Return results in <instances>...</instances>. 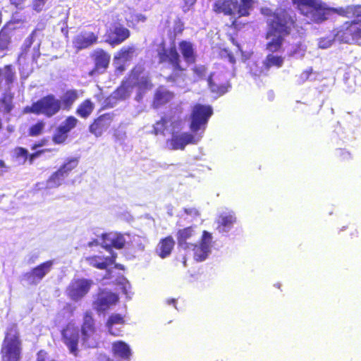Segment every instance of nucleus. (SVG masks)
Returning <instances> with one entry per match:
<instances>
[{
	"instance_id": "nucleus-1",
	"label": "nucleus",
	"mask_w": 361,
	"mask_h": 361,
	"mask_svg": "<svg viewBox=\"0 0 361 361\" xmlns=\"http://www.w3.org/2000/svg\"><path fill=\"white\" fill-rule=\"evenodd\" d=\"M261 13L271 17L267 21V30L265 39L269 41L266 44V49L271 52H279L282 50L285 37L288 36L293 29L298 27L295 15H291L286 9L280 8L274 12L271 8H261Z\"/></svg>"
},
{
	"instance_id": "nucleus-2",
	"label": "nucleus",
	"mask_w": 361,
	"mask_h": 361,
	"mask_svg": "<svg viewBox=\"0 0 361 361\" xmlns=\"http://www.w3.org/2000/svg\"><path fill=\"white\" fill-rule=\"evenodd\" d=\"M292 4L309 23L320 24L329 18L330 13L347 18H354L361 23V4L345 7H327L321 0H291Z\"/></svg>"
},
{
	"instance_id": "nucleus-3",
	"label": "nucleus",
	"mask_w": 361,
	"mask_h": 361,
	"mask_svg": "<svg viewBox=\"0 0 361 361\" xmlns=\"http://www.w3.org/2000/svg\"><path fill=\"white\" fill-rule=\"evenodd\" d=\"M23 343L18 324H11L5 331L0 355L1 361H20Z\"/></svg>"
},
{
	"instance_id": "nucleus-4",
	"label": "nucleus",
	"mask_w": 361,
	"mask_h": 361,
	"mask_svg": "<svg viewBox=\"0 0 361 361\" xmlns=\"http://www.w3.org/2000/svg\"><path fill=\"white\" fill-rule=\"evenodd\" d=\"M157 56L160 64H167L172 69V72L166 77V82H176L183 78L186 69L182 66L180 55L174 44L169 48L164 46L158 51Z\"/></svg>"
},
{
	"instance_id": "nucleus-5",
	"label": "nucleus",
	"mask_w": 361,
	"mask_h": 361,
	"mask_svg": "<svg viewBox=\"0 0 361 361\" xmlns=\"http://www.w3.org/2000/svg\"><path fill=\"white\" fill-rule=\"evenodd\" d=\"M60 111L58 99L54 94H49L33 102L30 106H25L23 111L25 114L44 115L47 118H51Z\"/></svg>"
},
{
	"instance_id": "nucleus-6",
	"label": "nucleus",
	"mask_w": 361,
	"mask_h": 361,
	"mask_svg": "<svg viewBox=\"0 0 361 361\" xmlns=\"http://www.w3.org/2000/svg\"><path fill=\"white\" fill-rule=\"evenodd\" d=\"M82 344L89 348H96L99 345L97 334L95 320L91 311L83 313L82 323L80 327Z\"/></svg>"
},
{
	"instance_id": "nucleus-7",
	"label": "nucleus",
	"mask_w": 361,
	"mask_h": 361,
	"mask_svg": "<svg viewBox=\"0 0 361 361\" xmlns=\"http://www.w3.org/2000/svg\"><path fill=\"white\" fill-rule=\"evenodd\" d=\"M360 22L356 20L345 21L337 30L336 37L343 43L361 44Z\"/></svg>"
},
{
	"instance_id": "nucleus-8",
	"label": "nucleus",
	"mask_w": 361,
	"mask_h": 361,
	"mask_svg": "<svg viewBox=\"0 0 361 361\" xmlns=\"http://www.w3.org/2000/svg\"><path fill=\"white\" fill-rule=\"evenodd\" d=\"M79 164V159L78 157H71L65 160V161L59 166V168L47 179V183L51 188H58L63 184L65 179L78 168Z\"/></svg>"
},
{
	"instance_id": "nucleus-9",
	"label": "nucleus",
	"mask_w": 361,
	"mask_h": 361,
	"mask_svg": "<svg viewBox=\"0 0 361 361\" xmlns=\"http://www.w3.org/2000/svg\"><path fill=\"white\" fill-rule=\"evenodd\" d=\"M213 114V110L209 105H203L200 104H195L190 114V129L193 133H197L200 130H204L209 118Z\"/></svg>"
},
{
	"instance_id": "nucleus-10",
	"label": "nucleus",
	"mask_w": 361,
	"mask_h": 361,
	"mask_svg": "<svg viewBox=\"0 0 361 361\" xmlns=\"http://www.w3.org/2000/svg\"><path fill=\"white\" fill-rule=\"evenodd\" d=\"M213 11L216 14L233 17L230 27L238 30L240 25L238 20L237 0H216L212 6Z\"/></svg>"
},
{
	"instance_id": "nucleus-11",
	"label": "nucleus",
	"mask_w": 361,
	"mask_h": 361,
	"mask_svg": "<svg viewBox=\"0 0 361 361\" xmlns=\"http://www.w3.org/2000/svg\"><path fill=\"white\" fill-rule=\"evenodd\" d=\"M93 284L92 279L85 278L74 279L67 287V295L72 300L79 301L90 292Z\"/></svg>"
},
{
	"instance_id": "nucleus-12",
	"label": "nucleus",
	"mask_w": 361,
	"mask_h": 361,
	"mask_svg": "<svg viewBox=\"0 0 361 361\" xmlns=\"http://www.w3.org/2000/svg\"><path fill=\"white\" fill-rule=\"evenodd\" d=\"M61 338L69 353L77 357L79 353L78 344L80 341L78 328L74 324H67L61 330Z\"/></svg>"
},
{
	"instance_id": "nucleus-13",
	"label": "nucleus",
	"mask_w": 361,
	"mask_h": 361,
	"mask_svg": "<svg viewBox=\"0 0 361 361\" xmlns=\"http://www.w3.org/2000/svg\"><path fill=\"white\" fill-rule=\"evenodd\" d=\"M145 71V67L141 64H137L133 67L128 73V79L130 82L135 80L132 84L137 87L140 93H145L152 90L154 87L152 80L148 75L140 76Z\"/></svg>"
},
{
	"instance_id": "nucleus-14",
	"label": "nucleus",
	"mask_w": 361,
	"mask_h": 361,
	"mask_svg": "<svg viewBox=\"0 0 361 361\" xmlns=\"http://www.w3.org/2000/svg\"><path fill=\"white\" fill-rule=\"evenodd\" d=\"M118 300V297L116 293L106 289H100L92 305L97 312L102 313L116 305Z\"/></svg>"
},
{
	"instance_id": "nucleus-15",
	"label": "nucleus",
	"mask_w": 361,
	"mask_h": 361,
	"mask_svg": "<svg viewBox=\"0 0 361 361\" xmlns=\"http://www.w3.org/2000/svg\"><path fill=\"white\" fill-rule=\"evenodd\" d=\"M212 241V234L207 231H203L200 243H192L190 248L194 252L193 255L195 261L202 262L207 258L210 252Z\"/></svg>"
},
{
	"instance_id": "nucleus-16",
	"label": "nucleus",
	"mask_w": 361,
	"mask_h": 361,
	"mask_svg": "<svg viewBox=\"0 0 361 361\" xmlns=\"http://www.w3.org/2000/svg\"><path fill=\"white\" fill-rule=\"evenodd\" d=\"M130 35V30L120 23L114 24L107 32L106 42L112 47L123 43Z\"/></svg>"
},
{
	"instance_id": "nucleus-17",
	"label": "nucleus",
	"mask_w": 361,
	"mask_h": 361,
	"mask_svg": "<svg viewBox=\"0 0 361 361\" xmlns=\"http://www.w3.org/2000/svg\"><path fill=\"white\" fill-rule=\"evenodd\" d=\"M99 30L96 32H81L73 39V46L76 51L87 49L98 42Z\"/></svg>"
},
{
	"instance_id": "nucleus-18",
	"label": "nucleus",
	"mask_w": 361,
	"mask_h": 361,
	"mask_svg": "<svg viewBox=\"0 0 361 361\" xmlns=\"http://www.w3.org/2000/svg\"><path fill=\"white\" fill-rule=\"evenodd\" d=\"M114 113H106L94 118L89 126V131L96 137H100L111 126Z\"/></svg>"
},
{
	"instance_id": "nucleus-19",
	"label": "nucleus",
	"mask_w": 361,
	"mask_h": 361,
	"mask_svg": "<svg viewBox=\"0 0 361 361\" xmlns=\"http://www.w3.org/2000/svg\"><path fill=\"white\" fill-rule=\"evenodd\" d=\"M207 80L209 90L216 96H221L228 91L229 82L221 75L212 73L209 75Z\"/></svg>"
},
{
	"instance_id": "nucleus-20",
	"label": "nucleus",
	"mask_w": 361,
	"mask_h": 361,
	"mask_svg": "<svg viewBox=\"0 0 361 361\" xmlns=\"http://www.w3.org/2000/svg\"><path fill=\"white\" fill-rule=\"evenodd\" d=\"M197 140L195 136L190 133H183L180 134L173 133L171 137L167 140L172 150H183L186 145L189 144H195Z\"/></svg>"
},
{
	"instance_id": "nucleus-21",
	"label": "nucleus",
	"mask_w": 361,
	"mask_h": 361,
	"mask_svg": "<svg viewBox=\"0 0 361 361\" xmlns=\"http://www.w3.org/2000/svg\"><path fill=\"white\" fill-rule=\"evenodd\" d=\"M94 60V66L89 73L90 75H93L96 73L104 72L109 66L111 56L102 49H97L92 54Z\"/></svg>"
},
{
	"instance_id": "nucleus-22",
	"label": "nucleus",
	"mask_w": 361,
	"mask_h": 361,
	"mask_svg": "<svg viewBox=\"0 0 361 361\" xmlns=\"http://www.w3.org/2000/svg\"><path fill=\"white\" fill-rule=\"evenodd\" d=\"M54 264V261L52 259L44 262L25 274L24 276L32 280V283L39 282L51 271Z\"/></svg>"
},
{
	"instance_id": "nucleus-23",
	"label": "nucleus",
	"mask_w": 361,
	"mask_h": 361,
	"mask_svg": "<svg viewBox=\"0 0 361 361\" xmlns=\"http://www.w3.org/2000/svg\"><path fill=\"white\" fill-rule=\"evenodd\" d=\"M195 228V226H190L178 230L176 239L179 247L185 250L192 247V243L189 240L197 235Z\"/></svg>"
},
{
	"instance_id": "nucleus-24",
	"label": "nucleus",
	"mask_w": 361,
	"mask_h": 361,
	"mask_svg": "<svg viewBox=\"0 0 361 361\" xmlns=\"http://www.w3.org/2000/svg\"><path fill=\"white\" fill-rule=\"evenodd\" d=\"M236 222V216L233 212L220 214L216 219V230L220 233L228 232Z\"/></svg>"
},
{
	"instance_id": "nucleus-25",
	"label": "nucleus",
	"mask_w": 361,
	"mask_h": 361,
	"mask_svg": "<svg viewBox=\"0 0 361 361\" xmlns=\"http://www.w3.org/2000/svg\"><path fill=\"white\" fill-rule=\"evenodd\" d=\"M78 97V90L75 89L66 90L61 96L60 99H58L60 109L70 111Z\"/></svg>"
},
{
	"instance_id": "nucleus-26",
	"label": "nucleus",
	"mask_w": 361,
	"mask_h": 361,
	"mask_svg": "<svg viewBox=\"0 0 361 361\" xmlns=\"http://www.w3.org/2000/svg\"><path fill=\"white\" fill-rule=\"evenodd\" d=\"M175 241L171 235L161 238L157 247L156 253L161 259L169 257L173 250Z\"/></svg>"
},
{
	"instance_id": "nucleus-27",
	"label": "nucleus",
	"mask_w": 361,
	"mask_h": 361,
	"mask_svg": "<svg viewBox=\"0 0 361 361\" xmlns=\"http://www.w3.org/2000/svg\"><path fill=\"white\" fill-rule=\"evenodd\" d=\"M102 238L103 240V247L108 251L111 250V247L122 249L126 244V240L121 234L116 235L111 238L110 234L103 233Z\"/></svg>"
},
{
	"instance_id": "nucleus-28",
	"label": "nucleus",
	"mask_w": 361,
	"mask_h": 361,
	"mask_svg": "<svg viewBox=\"0 0 361 361\" xmlns=\"http://www.w3.org/2000/svg\"><path fill=\"white\" fill-rule=\"evenodd\" d=\"M133 87L128 77L122 80L121 85L111 94V97L116 101L124 100L130 96Z\"/></svg>"
},
{
	"instance_id": "nucleus-29",
	"label": "nucleus",
	"mask_w": 361,
	"mask_h": 361,
	"mask_svg": "<svg viewBox=\"0 0 361 361\" xmlns=\"http://www.w3.org/2000/svg\"><path fill=\"white\" fill-rule=\"evenodd\" d=\"M173 97V93L163 89L162 87H159L154 95L152 106L154 109H158L161 106L169 102Z\"/></svg>"
},
{
	"instance_id": "nucleus-30",
	"label": "nucleus",
	"mask_w": 361,
	"mask_h": 361,
	"mask_svg": "<svg viewBox=\"0 0 361 361\" xmlns=\"http://www.w3.org/2000/svg\"><path fill=\"white\" fill-rule=\"evenodd\" d=\"M180 53L185 61L188 63H195L196 54L192 44L186 40H182L178 43Z\"/></svg>"
},
{
	"instance_id": "nucleus-31",
	"label": "nucleus",
	"mask_w": 361,
	"mask_h": 361,
	"mask_svg": "<svg viewBox=\"0 0 361 361\" xmlns=\"http://www.w3.org/2000/svg\"><path fill=\"white\" fill-rule=\"evenodd\" d=\"M268 54L263 61L264 69L267 72L270 68L275 67L276 68H281L285 61V57L281 55L274 54V52Z\"/></svg>"
},
{
	"instance_id": "nucleus-32",
	"label": "nucleus",
	"mask_w": 361,
	"mask_h": 361,
	"mask_svg": "<svg viewBox=\"0 0 361 361\" xmlns=\"http://www.w3.org/2000/svg\"><path fill=\"white\" fill-rule=\"evenodd\" d=\"M112 352L114 356L123 360H129L131 356V350L124 341H117L112 343Z\"/></svg>"
},
{
	"instance_id": "nucleus-33",
	"label": "nucleus",
	"mask_w": 361,
	"mask_h": 361,
	"mask_svg": "<svg viewBox=\"0 0 361 361\" xmlns=\"http://www.w3.org/2000/svg\"><path fill=\"white\" fill-rule=\"evenodd\" d=\"M94 104L90 99H86L78 104L75 114L82 118H87L93 112Z\"/></svg>"
},
{
	"instance_id": "nucleus-34",
	"label": "nucleus",
	"mask_w": 361,
	"mask_h": 361,
	"mask_svg": "<svg viewBox=\"0 0 361 361\" xmlns=\"http://www.w3.org/2000/svg\"><path fill=\"white\" fill-rule=\"evenodd\" d=\"M13 94L11 92H6L2 94L0 98V106L1 108V111L4 114H10L14 108L13 104Z\"/></svg>"
},
{
	"instance_id": "nucleus-35",
	"label": "nucleus",
	"mask_w": 361,
	"mask_h": 361,
	"mask_svg": "<svg viewBox=\"0 0 361 361\" xmlns=\"http://www.w3.org/2000/svg\"><path fill=\"white\" fill-rule=\"evenodd\" d=\"M237 0L238 18L247 17L253 6V0Z\"/></svg>"
},
{
	"instance_id": "nucleus-36",
	"label": "nucleus",
	"mask_w": 361,
	"mask_h": 361,
	"mask_svg": "<svg viewBox=\"0 0 361 361\" xmlns=\"http://www.w3.org/2000/svg\"><path fill=\"white\" fill-rule=\"evenodd\" d=\"M87 264L94 268L106 270L107 269V262L104 260V257L92 255L85 257Z\"/></svg>"
},
{
	"instance_id": "nucleus-37",
	"label": "nucleus",
	"mask_w": 361,
	"mask_h": 361,
	"mask_svg": "<svg viewBox=\"0 0 361 361\" xmlns=\"http://www.w3.org/2000/svg\"><path fill=\"white\" fill-rule=\"evenodd\" d=\"M135 47L133 45L123 47L114 56L115 59H122L124 61L130 60L135 53Z\"/></svg>"
},
{
	"instance_id": "nucleus-38",
	"label": "nucleus",
	"mask_w": 361,
	"mask_h": 361,
	"mask_svg": "<svg viewBox=\"0 0 361 361\" xmlns=\"http://www.w3.org/2000/svg\"><path fill=\"white\" fill-rule=\"evenodd\" d=\"M68 137V134L60 126H59L55 129L51 136V140L55 145H63L66 143Z\"/></svg>"
},
{
	"instance_id": "nucleus-39",
	"label": "nucleus",
	"mask_w": 361,
	"mask_h": 361,
	"mask_svg": "<svg viewBox=\"0 0 361 361\" xmlns=\"http://www.w3.org/2000/svg\"><path fill=\"white\" fill-rule=\"evenodd\" d=\"M11 43V35L7 26L4 25L0 30V51L6 50Z\"/></svg>"
},
{
	"instance_id": "nucleus-40",
	"label": "nucleus",
	"mask_w": 361,
	"mask_h": 361,
	"mask_svg": "<svg viewBox=\"0 0 361 361\" xmlns=\"http://www.w3.org/2000/svg\"><path fill=\"white\" fill-rule=\"evenodd\" d=\"M124 323H125V320L121 314H113L109 317V319L106 322V326L108 327L109 331L111 334H112L114 336H118V334H116L112 331V326L114 324H123Z\"/></svg>"
},
{
	"instance_id": "nucleus-41",
	"label": "nucleus",
	"mask_w": 361,
	"mask_h": 361,
	"mask_svg": "<svg viewBox=\"0 0 361 361\" xmlns=\"http://www.w3.org/2000/svg\"><path fill=\"white\" fill-rule=\"evenodd\" d=\"M45 127V122L39 120L35 124L32 125L28 129V135L31 137H37L42 134Z\"/></svg>"
},
{
	"instance_id": "nucleus-42",
	"label": "nucleus",
	"mask_w": 361,
	"mask_h": 361,
	"mask_svg": "<svg viewBox=\"0 0 361 361\" xmlns=\"http://www.w3.org/2000/svg\"><path fill=\"white\" fill-rule=\"evenodd\" d=\"M79 121L73 116H68L66 118L60 126L68 134L78 124Z\"/></svg>"
},
{
	"instance_id": "nucleus-43",
	"label": "nucleus",
	"mask_w": 361,
	"mask_h": 361,
	"mask_svg": "<svg viewBox=\"0 0 361 361\" xmlns=\"http://www.w3.org/2000/svg\"><path fill=\"white\" fill-rule=\"evenodd\" d=\"M168 119L166 117H162L159 121L155 123L152 133L155 135H164Z\"/></svg>"
},
{
	"instance_id": "nucleus-44",
	"label": "nucleus",
	"mask_w": 361,
	"mask_h": 361,
	"mask_svg": "<svg viewBox=\"0 0 361 361\" xmlns=\"http://www.w3.org/2000/svg\"><path fill=\"white\" fill-rule=\"evenodd\" d=\"M36 33H37V29H35L32 31V32L30 34V35L25 39L23 47H22L21 55H23V54L26 55L27 54L30 48L31 47V46L32 45V44L35 41V37L36 36Z\"/></svg>"
},
{
	"instance_id": "nucleus-45",
	"label": "nucleus",
	"mask_w": 361,
	"mask_h": 361,
	"mask_svg": "<svg viewBox=\"0 0 361 361\" xmlns=\"http://www.w3.org/2000/svg\"><path fill=\"white\" fill-rule=\"evenodd\" d=\"M192 71L196 80L204 79L207 71L206 66L204 65L195 66Z\"/></svg>"
},
{
	"instance_id": "nucleus-46",
	"label": "nucleus",
	"mask_w": 361,
	"mask_h": 361,
	"mask_svg": "<svg viewBox=\"0 0 361 361\" xmlns=\"http://www.w3.org/2000/svg\"><path fill=\"white\" fill-rule=\"evenodd\" d=\"M337 157L341 162H348L352 159L350 153L344 149H339L337 152Z\"/></svg>"
},
{
	"instance_id": "nucleus-47",
	"label": "nucleus",
	"mask_w": 361,
	"mask_h": 361,
	"mask_svg": "<svg viewBox=\"0 0 361 361\" xmlns=\"http://www.w3.org/2000/svg\"><path fill=\"white\" fill-rule=\"evenodd\" d=\"M305 51V49L303 47L302 44L299 42L295 44L292 49L288 53L289 56H294L296 54H300L301 56H304Z\"/></svg>"
},
{
	"instance_id": "nucleus-48",
	"label": "nucleus",
	"mask_w": 361,
	"mask_h": 361,
	"mask_svg": "<svg viewBox=\"0 0 361 361\" xmlns=\"http://www.w3.org/2000/svg\"><path fill=\"white\" fill-rule=\"evenodd\" d=\"M15 155L16 158L23 157L24 159V162H25L27 160L29 161L28 151L24 147H16L15 149Z\"/></svg>"
},
{
	"instance_id": "nucleus-49",
	"label": "nucleus",
	"mask_w": 361,
	"mask_h": 361,
	"mask_svg": "<svg viewBox=\"0 0 361 361\" xmlns=\"http://www.w3.org/2000/svg\"><path fill=\"white\" fill-rule=\"evenodd\" d=\"M52 152V149L47 148V149H42L37 150V151L29 154V164H32L35 159L37 157H39L40 155H42V154H44L45 152Z\"/></svg>"
},
{
	"instance_id": "nucleus-50",
	"label": "nucleus",
	"mask_w": 361,
	"mask_h": 361,
	"mask_svg": "<svg viewBox=\"0 0 361 361\" xmlns=\"http://www.w3.org/2000/svg\"><path fill=\"white\" fill-rule=\"evenodd\" d=\"M184 30V24L180 20H176L174 22L173 25V36L176 37V36L181 35Z\"/></svg>"
},
{
	"instance_id": "nucleus-51",
	"label": "nucleus",
	"mask_w": 361,
	"mask_h": 361,
	"mask_svg": "<svg viewBox=\"0 0 361 361\" xmlns=\"http://www.w3.org/2000/svg\"><path fill=\"white\" fill-rule=\"evenodd\" d=\"M48 0H32V8L37 12H41Z\"/></svg>"
},
{
	"instance_id": "nucleus-52",
	"label": "nucleus",
	"mask_w": 361,
	"mask_h": 361,
	"mask_svg": "<svg viewBox=\"0 0 361 361\" xmlns=\"http://www.w3.org/2000/svg\"><path fill=\"white\" fill-rule=\"evenodd\" d=\"M41 56L40 53V43H38L35 47H34V52L32 56V61L35 63L37 62V59Z\"/></svg>"
},
{
	"instance_id": "nucleus-53",
	"label": "nucleus",
	"mask_w": 361,
	"mask_h": 361,
	"mask_svg": "<svg viewBox=\"0 0 361 361\" xmlns=\"http://www.w3.org/2000/svg\"><path fill=\"white\" fill-rule=\"evenodd\" d=\"M47 353L44 350H40L37 353V359L36 361H47ZM50 361H56L54 360H51Z\"/></svg>"
},
{
	"instance_id": "nucleus-54",
	"label": "nucleus",
	"mask_w": 361,
	"mask_h": 361,
	"mask_svg": "<svg viewBox=\"0 0 361 361\" xmlns=\"http://www.w3.org/2000/svg\"><path fill=\"white\" fill-rule=\"evenodd\" d=\"M9 1L16 8L22 9L25 0H9Z\"/></svg>"
},
{
	"instance_id": "nucleus-55",
	"label": "nucleus",
	"mask_w": 361,
	"mask_h": 361,
	"mask_svg": "<svg viewBox=\"0 0 361 361\" xmlns=\"http://www.w3.org/2000/svg\"><path fill=\"white\" fill-rule=\"evenodd\" d=\"M331 45V40H328L326 39H321L319 42V47L322 49H326Z\"/></svg>"
},
{
	"instance_id": "nucleus-56",
	"label": "nucleus",
	"mask_w": 361,
	"mask_h": 361,
	"mask_svg": "<svg viewBox=\"0 0 361 361\" xmlns=\"http://www.w3.org/2000/svg\"><path fill=\"white\" fill-rule=\"evenodd\" d=\"M313 72L312 67L308 68L302 73V77L303 80H307Z\"/></svg>"
},
{
	"instance_id": "nucleus-57",
	"label": "nucleus",
	"mask_w": 361,
	"mask_h": 361,
	"mask_svg": "<svg viewBox=\"0 0 361 361\" xmlns=\"http://www.w3.org/2000/svg\"><path fill=\"white\" fill-rule=\"evenodd\" d=\"M116 259V254H112L110 257H104L105 262H107V267L109 265L115 264V261Z\"/></svg>"
},
{
	"instance_id": "nucleus-58",
	"label": "nucleus",
	"mask_w": 361,
	"mask_h": 361,
	"mask_svg": "<svg viewBox=\"0 0 361 361\" xmlns=\"http://www.w3.org/2000/svg\"><path fill=\"white\" fill-rule=\"evenodd\" d=\"M47 142V139H44V138L42 139L39 142L34 143L31 146V149H36L38 147H41L45 145Z\"/></svg>"
},
{
	"instance_id": "nucleus-59",
	"label": "nucleus",
	"mask_w": 361,
	"mask_h": 361,
	"mask_svg": "<svg viewBox=\"0 0 361 361\" xmlns=\"http://www.w3.org/2000/svg\"><path fill=\"white\" fill-rule=\"evenodd\" d=\"M252 75L254 79L257 80L260 76H267L268 74L267 72H264V69H261L258 74L253 73Z\"/></svg>"
},
{
	"instance_id": "nucleus-60",
	"label": "nucleus",
	"mask_w": 361,
	"mask_h": 361,
	"mask_svg": "<svg viewBox=\"0 0 361 361\" xmlns=\"http://www.w3.org/2000/svg\"><path fill=\"white\" fill-rule=\"evenodd\" d=\"M61 32L63 33L66 38H68V29L67 27L61 28Z\"/></svg>"
},
{
	"instance_id": "nucleus-61",
	"label": "nucleus",
	"mask_w": 361,
	"mask_h": 361,
	"mask_svg": "<svg viewBox=\"0 0 361 361\" xmlns=\"http://www.w3.org/2000/svg\"><path fill=\"white\" fill-rule=\"evenodd\" d=\"M137 20H141V21L144 22L146 20L147 18L144 15L140 14V15L137 16Z\"/></svg>"
},
{
	"instance_id": "nucleus-62",
	"label": "nucleus",
	"mask_w": 361,
	"mask_h": 361,
	"mask_svg": "<svg viewBox=\"0 0 361 361\" xmlns=\"http://www.w3.org/2000/svg\"><path fill=\"white\" fill-rule=\"evenodd\" d=\"M228 56L229 61L231 63L234 64L235 63V57L232 54H228Z\"/></svg>"
},
{
	"instance_id": "nucleus-63",
	"label": "nucleus",
	"mask_w": 361,
	"mask_h": 361,
	"mask_svg": "<svg viewBox=\"0 0 361 361\" xmlns=\"http://www.w3.org/2000/svg\"><path fill=\"white\" fill-rule=\"evenodd\" d=\"M176 299H174V298L168 299V300H166V303H167L168 305H175V304H176Z\"/></svg>"
},
{
	"instance_id": "nucleus-64",
	"label": "nucleus",
	"mask_w": 361,
	"mask_h": 361,
	"mask_svg": "<svg viewBox=\"0 0 361 361\" xmlns=\"http://www.w3.org/2000/svg\"><path fill=\"white\" fill-rule=\"evenodd\" d=\"M99 245V242L97 239H94L88 243L89 246H93V245Z\"/></svg>"
}]
</instances>
